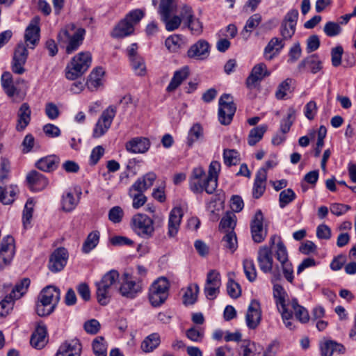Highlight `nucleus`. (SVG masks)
Listing matches in <instances>:
<instances>
[{"label":"nucleus","mask_w":356,"mask_h":356,"mask_svg":"<svg viewBox=\"0 0 356 356\" xmlns=\"http://www.w3.org/2000/svg\"><path fill=\"white\" fill-rule=\"evenodd\" d=\"M60 299V291L53 285L44 287L39 293L36 302V313L40 316L50 315Z\"/></svg>","instance_id":"nucleus-1"},{"label":"nucleus","mask_w":356,"mask_h":356,"mask_svg":"<svg viewBox=\"0 0 356 356\" xmlns=\"http://www.w3.org/2000/svg\"><path fill=\"white\" fill-rule=\"evenodd\" d=\"M270 249L275 251L276 259L280 262L284 277L290 283L293 280V268L292 264L289 261L286 248L284 245L282 238L273 235L269 240V246Z\"/></svg>","instance_id":"nucleus-2"},{"label":"nucleus","mask_w":356,"mask_h":356,"mask_svg":"<svg viewBox=\"0 0 356 356\" xmlns=\"http://www.w3.org/2000/svg\"><path fill=\"white\" fill-rule=\"evenodd\" d=\"M119 280V273L115 270L107 272L99 282L95 284L96 296L98 302L106 305L111 296V290Z\"/></svg>","instance_id":"nucleus-3"},{"label":"nucleus","mask_w":356,"mask_h":356,"mask_svg":"<svg viewBox=\"0 0 356 356\" xmlns=\"http://www.w3.org/2000/svg\"><path fill=\"white\" fill-rule=\"evenodd\" d=\"M91 62L92 56L90 52L78 54L66 67V78L69 80H75L81 76L88 70Z\"/></svg>","instance_id":"nucleus-4"},{"label":"nucleus","mask_w":356,"mask_h":356,"mask_svg":"<svg viewBox=\"0 0 356 356\" xmlns=\"http://www.w3.org/2000/svg\"><path fill=\"white\" fill-rule=\"evenodd\" d=\"M85 33L84 29H76L74 24H71L59 32L58 39L60 42L68 43L66 46V52L72 54L82 44Z\"/></svg>","instance_id":"nucleus-5"},{"label":"nucleus","mask_w":356,"mask_h":356,"mask_svg":"<svg viewBox=\"0 0 356 356\" xmlns=\"http://www.w3.org/2000/svg\"><path fill=\"white\" fill-rule=\"evenodd\" d=\"M257 261L260 270L264 273L272 275L271 282H275L281 279V275L277 266L273 268L272 250L268 245L259 247L257 252Z\"/></svg>","instance_id":"nucleus-6"},{"label":"nucleus","mask_w":356,"mask_h":356,"mask_svg":"<svg viewBox=\"0 0 356 356\" xmlns=\"http://www.w3.org/2000/svg\"><path fill=\"white\" fill-rule=\"evenodd\" d=\"M170 282L165 277L157 278L149 288L148 298L153 307H159L169 295Z\"/></svg>","instance_id":"nucleus-7"},{"label":"nucleus","mask_w":356,"mask_h":356,"mask_svg":"<svg viewBox=\"0 0 356 356\" xmlns=\"http://www.w3.org/2000/svg\"><path fill=\"white\" fill-rule=\"evenodd\" d=\"M131 228L137 235L149 238L154 232V220L146 214L137 213L131 218Z\"/></svg>","instance_id":"nucleus-8"},{"label":"nucleus","mask_w":356,"mask_h":356,"mask_svg":"<svg viewBox=\"0 0 356 356\" xmlns=\"http://www.w3.org/2000/svg\"><path fill=\"white\" fill-rule=\"evenodd\" d=\"M236 110L232 96L223 94L219 99L218 120L222 125H228L232 121Z\"/></svg>","instance_id":"nucleus-9"},{"label":"nucleus","mask_w":356,"mask_h":356,"mask_svg":"<svg viewBox=\"0 0 356 356\" xmlns=\"http://www.w3.org/2000/svg\"><path fill=\"white\" fill-rule=\"evenodd\" d=\"M298 15V10L291 9L284 17L280 27V33L283 40H290L295 34Z\"/></svg>","instance_id":"nucleus-10"},{"label":"nucleus","mask_w":356,"mask_h":356,"mask_svg":"<svg viewBox=\"0 0 356 356\" xmlns=\"http://www.w3.org/2000/svg\"><path fill=\"white\" fill-rule=\"evenodd\" d=\"M115 109L112 106H109L102 112L93 129L92 136L94 138H99L107 132L115 118Z\"/></svg>","instance_id":"nucleus-11"},{"label":"nucleus","mask_w":356,"mask_h":356,"mask_svg":"<svg viewBox=\"0 0 356 356\" xmlns=\"http://www.w3.org/2000/svg\"><path fill=\"white\" fill-rule=\"evenodd\" d=\"M143 289L141 282L138 280L134 281L129 273H124L122 279L120 293L127 298H134Z\"/></svg>","instance_id":"nucleus-12"},{"label":"nucleus","mask_w":356,"mask_h":356,"mask_svg":"<svg viewBox=\"0 0 356 356\" xmlns=\"http://www.w3.org/2000/svg\"><path fill=\"white\" fill-rule=\"evenodd\" d=\"M15 253V240L8 235L3 238L0 244V268L9 265Z\"/></svg>","instance_id":"nucleus-13"},{"label":"nucleus","mask_w":356,"mask_h":356,"mask_svg":"<svg viewBox=\"0 0 356 356\" xmlns=\"http://www.w3.org/2000/svg\"><path fill=\"white\" fill-rule=\"evenodd\" d=\"M250 231L252 240L257 243L263 242L267 236V228L264 226V216L258 210L250 222Z\"/></svg>","instance_id":"nucleus-14"},{"label":"nucleus","mask_w":356,"mask_h":356,"mask_svg":"<svg viewBox=\"0 0 356 356\" xmlns=\"http://www.w3.org/2000/svg\"><path fill=\"white\" fill-rule=\"evenodd\" d=\"M40 29L39 26V18L33 17L25 30L24 40L26 47L35 49L40 41Z\"/></svg>","instance_id":"nucleus-15"},{"label":"nucleus","mask_w":356,"mask_h":356,"mask_svg":"<svg viewBox=\"0 0 356 356\" xmlns=\"http://www.w3.org/2000/svg\"><path fill=\"white\" fill-rule=\"evenodd\" d=\"M68 259L67 250L64 248H59L51 254L48 268L53 273L62 270L67 264Z\"/></svg>","instance_id":"nucleus-16"},{"label":"nucleus","mask_w":356,"mask_h":356,"mask_svg":"<svg viewBox=\"0 0 356 356\" xmlns=\"http://www.w3.org/2000/svg\"><path fill=\"white\" fill-rule=\"evenodd\" d=\"M261 310L259 301L252 300L248 306L245 315V322L249 329L254 330L260 324Z\"/></svg>","instance_id":"nucleus-17"},{"label":"nucleus","mask_w":356,"mask_h":356,"mask_svg":"<svg viewBox=\"0 0 356 356\" xmlns=\"http://www.w3.org/2000/svg\"><path fill=\"white\" fill-rule=\"evenodd\" d=\"M209 54L210 45L207 40L203 39H200L192 44L187 51L189 58L201 60L207 58Z\"/></svg>","instance_id":"nucleus-18"},{"label":"nucleus","mask_w":356,"mask_h":356,"mask_svg":"<svg viewBox=\"0 0 356 356\" xmlns=\"http://www.w3.org/2000/svg\"><path fill=\"white\" fill-rule=\"evenodd\" d=\"M82 346L77 339H73L63 343L56 356H80Z\"/></svg>","instance_id":"nucleus-19"},{"label":"nucleus","mask_w":356,"mask_h":356,"mask_svg":"<svg viewBox=\"0 0 356 356\" xmlns=\"http://www.w3.org/2000/svg\"><path fill=\"white\" fill-rule=\"evenodd\" d=\"M220 170V163L218 161H213L210 163L209 175L206 177L205 191L207 193L212 194L216 191L218 186V177Z\"/></svg>","instance_id":"nucleus-20"},{"label":"nucleus","mask_w":356,"mask_h":356,"mask_svg":"<svg viewBox=\"0 0 356 356\" xmlns=\"http://www.w3.org/2000/svg\"><path fill=\"white\" fill-rule=\"evenodd\" d=\"M47 341V327L44 323H38L35 332L31 335L30 343L35 348L42 349Z\"/></svg>","instance_id":"nucleus-21"},{"label":"nucleus","mask_w":356,"mask_h":356,"mask_svg":"<svg viewBox=\"0 0 356 356\" xmlns=\"http://www.w3.org/2000/svg\"><path fill=\"white\" fill-rule=\"evenodd\" d=\"M26 181L33 191H40L48 185L47 177L36 170H31L26 175Z\"/></svg>","instance_id":"nucleus-22"},{"label":"nucleus","mask_w":356,"mask_h":356,"mask_svg":"<svg viewBox=\"0 0 356 356\" xmlns=\"http://www.w3.org/2000/svg\"><path fill=\"white\" fill-rule=\"evenodd\" d=\"M16 130L24 131L29 124L31 119V110L28 103H23L17 113Z\"/></svg>","instance_id":"nucleus-23"},{"label":"nucleus","mask_w":356,"mask_h":356,"mask_svg":"<svg viewBox=\"0 0 356 356\" xmlns=\"http://www.w3.org/2000/svg\"><path fill=\"white\" fill-rule=\"evenodd\" d=\"M284 40L283 38H272L264 48V56L265 58L268 60H271L275 56L279 54L285 45Z\"/></svg>","instance_id":"nucleus-24"},{"label":"nucleus","mask_w":356,"mask_h":356,"mask_svg":"<svg viewBox=\"0 0 356 356\" xmlns=\"http://www.w3.org/2000/svg\"><path fill=\"white\" fill-rule=\"evenodd\" d=\"M150 147L149 140L147 138L136 137L126 143V149L134 154L146 152Z\"/></svg>","instance_id":"nucleus-25"},{"label":"nucleus","mask_w":356,"mask_h":356,"mask_svg":"<svg viewBox=\"0 0 356 356\" xmlns=\"http://www.w3.org/2000/svg\"><path fill=\"white\" fill-rule=\"evenodd\" d=\"M270 72L268 71L266 65L264 63H260L254 65L252 72L246 80L248 87L254 86L257 81L262 80L264 77L270 75Z\"/></svg>","instance_id":"nucleus-26"},{"label":"nucleus","mask_w":356,"mask_h":356,"mask_svg":"<svg viewBox=\"0 0 356 356\" xmlns=\"http://www.w3.org/2000/svg\"><path fill=\"white\" fill-rule=\"evenodd\" d=\"M266 179V169L261 168L256 174L252 188V195L254 198H259L265 192Z\"/></svg>","instance_id":"nucleus-27"},{"label":"nucleus","mask_w":356,"mask_h":356,"mask_svg":"<svg viewBox=\"0 0 356 356\" xmlns=\"http://www.w3.org/2000/svg\"><path fill=\"white\" fill-rule=\"evenodd\" d=\"M182 217L183 211L180 207H175L171 210L168 220L169 236L174 237L177 234Z\"/></svg>","instance_id":"nucleus-28"},{"label":"nucleus","mask_w":356,"mask_h":356,"mask_svg":"<svg viewBox=\"0 0 356 356\" xmlns=\"http://www.w3.org/2000/svg\"><path fill=\"white\" fill-rule=\"evenodd\" d=\"M156 175L154 172H148L142 178H139L131 186L129 189V193L131 195L133 191L135 192H144L150 188L155 181Z\"/></svg>","instance_id":"nucleus-29"},{"label":"nucleus","mask_w":356,"mask_h":356,"mask_svg":"<svg viewBox=\"0 0 356 356\" xmlns=\"http://www.w3.org/2000/svg\"><path fill=\"white\" fill-rule=\"evenodd\" d=\"M300 70H309L312 73L316 74L322 69V62L316 54L307 56L298 65Z\"/></svg>","instance_id":"nucleus-30"},{"label":"nucleus","mask_w":356,"mask_h":356,"mask_svg":"<svg viewBox=\"0 0 356 356\" xmlns=\"http://www.w3.org/2000/svg\"><path fill=\"white\" fill-rule=\"evenodd\" d=\"M60 163V159L56 155H49L39 159L35 166L44 172H51L57 169Z\"/></svg>","instance_id":"nucleus-31"},{"label":"nucleus","mask_w":356,"mask_h":356,"mask_svg":"<svg viewBox=\"0 0 356 356\" xmlns=\"http://www.w3.org/2000/svg\"><path fill=\"white\" fill-rule=\"evenodd\" d=\"M104 74V71L102 67H96L94 69L90 74L86 81L87 88L91 91L96 90L102 85V77Z\"/></svg>","instance_id":"nucleus-32"},{"label":"nucleus","mask_w":356,"mask_h":356,"mask_svg":"<svg viewBox=\"0 0 356 356\" xmlns=\"http://www.w3.org/2000/svg\"><path fill=\"white\" fill-rule=\"evenodd\" d=\"M273 285V297L279 311L289 309V302L286 303L287 293L284 289L280 284H275Z\"/></svg>","instance_id":"nucleus-33"},{"label":"nucleus","mask_w":356,"mask_h":356,"mask_svg":"<svg viewBox=\"0 0 356 356\" xmlns=\"http://www.w3.org/2000/svg\"><path fill=\"white\" fill-rule=\"evenodd\" d=\"M289 311H292V314L294 313L296 318L302 323H305L309 320L307 310L300 305L296 299H293L289 302Z\"/></svg>","instance_id":"nucleus-34"},{"label":"nucleus","mask_w":356,"mask_h":356,"mask_svg":"<svg viewBox=\"0 0 356 356\" xmlns=\"http://www.w3.org/2000/svg\"><path fill=\"white\" fill-rule=\"evenodd\" d=\"M189 74L188 68L187 67H183L180 70H177L174 73L170 83L168 84L166 90L168 92H172L175 90L181 83L188 77Z\"/></svg>","instance_id":"nucleus-35"},{"label":"nucleus","mask_w":356,"mask_h":356,"mask_svg":"<svg viewBox=\"0 0 356 356\" xmlns=\"http://www.w3.org/2000/svg\"><path fill=\"white\" fill-rule=\"evenodd\" d=\"M134 31L133 24L123 19L115 27L113 31L112 35L114 38H124L131 35Z\"/></svg>","instance_id":"nucleus-36"},{"label":"nucleus","mask_w":356,"mask_h":356,"mask_svg":"<svg viewBox=\"0 0 356 356\" xmlns=\"http://www.w3.org/2000/svg\"><path fill=\"white\" fill-rule=\"evenodd\" d=\"M268 129V126L266 124H261L252 129L250 131L248 137V143L250 146L255 145L259 143L263 138L264 134Z\"/></svg>","instance_id":"nucleus-37"},{"label":"nucleus","mask_w":356,"mask_h":356,"mask_svg":"<svg viewBox=\"0 0 356 356\" xmlns=\"http://www.w3.org/2000/svg\"><path fill=\"white\" fill-rule=\"evenodd\" d=\"M161 343L158 333H152L147 336L141 343V349L145 353L152 352Z\"/></svg>","instance_id":"nucleus-38"},{"label":"nucleus","mask_w":356,"mask_h":356,"mask_svg":"<svg viewBox=\"0 0 356 356\" xmlns=\"http://www.w3.org/2000/svg\"><path fill=\"white\" fill-rule=\"evenodd\" d=\"M222 245L231 253H234L238 247L237 238L233 230L229 231L222 239Z\"/></svg>","instance_id":"nucleus-39"},{"label":"nucleus","mask_w":356,"mask_h":356,"mask_svg":"<svg viewBox=\"0 0 356 356\" xmlns=\"http://www.w3.org/2000/svg\"><path fill=\"white\" fill-rule=\"evenodd\" d=\"M99 232H92L88 234L82 246V251L84 253H89L94 249L99 243Z\"/></svg>","instance_id":"nucleus-40"},{"label":"nucleus","mask_w":356,"mask_h":356,"mask_svg":"<svg viewBox=\"0 0 356 356\" xmlns=\"http://www.w3.org/2000/svg\"><path fill=\"white\" fill-rule=\"evenodd\" d=\"M203 136V129L200 124L196 123L190 129L187 137V145L191 147Z\"/></svg>","instance_id":"nucleus-41"},{"label":"nucleus","mask_w":356,"mask_h":356,"mask_svg":"<svg viewBox=\"0 0 356 356\" xmlns=\"http://www.w3.org/2000/svg\"><path fill=\"white\" fill-rule=\"evenodd\" d=\"M199 289V286L197 284L189 285L183 297L184 303L185 305L194 304L197 300Z\"/></svg>","instance_id":"nucleus-42"},{"label":"nucleus","mask_w":356,"mask_h":356,"mask_svg":"<svg viewBox=\"0 0 356 356\" xmlns=\"http://www.w3.org/2000/svg\"><path fill=\"white\" fill-rule=\"evenodd\" d=\"M1 85L8 96L13 97L16 88L13 86L12 75L10 72H6L1 76Z\"/></svg>","instance_id":"nucleus-43"},{"label":"nucleus","mask_w":356,"mask_h":356,"mask_svg":"<svg viewBox=\"0 0 356 356\" xmlns=\"http://www.w3.org/2000/svg\"><path fill=\"white\" fill-rule=\"evenodd\" d=\"M175 8V0H160L159 13L161 17L163 16L165 18L170 17Z\"/></svg>","instance_id":"nucleus-44"},{"label":"nucleus","mask_w":356,"mask_h":356,"mask_svg":"<svg viewBox=\"0 0 356 356\" xmlns=\"http://www.w3.org/2000/svg\"><path fill=\"white\" fill-rule=\"evenodd\" d=\"M239 153L233 149H225L223 151L224 163L227 166L236 165L240 161Z\"/></svg>","instance_id":"nucleus-45"},{"label":"nucleus","mask_w":356,"mask_h":356,"mask_svg":"<svg viewBox=\"0 0 356 356\" xmlns=\"http://www.w3.org/2000/svg\"><path fill=\"white\" fill-rule=\"evenodd\" d=\"M30 280L24 278L19 283L17 284L10 293L15 300L20 298L27 291L30 285Z\"/></svg>","instance_id":"nucleus-46"},{"label":"nucleus","mask_w":356,"mask_h":356,"mask_svg":"<svg viewBox=\"0 0 356 356\" xmlns=\"http://www.w3.org/2000/svg\"><path fill=\"white\" fill-rule=\"evenodd\" d=\"M243 266L247 279L250 282H254L257 278V270L254 261L251 259H245L243 260Z\"/></svg>","instance_id":"nucleus-47"},{"label":"nucleus","mask_w":356,"mask_h":356,"mask_svg":"<svg viewBox=\"0 0 356 356\" xmlns=\"http://www.w3.org/2000/svg\"><path fill=\"white\" fill-rule=\"evenodd\" d=\"M78 202V199H76L72 193L67 192L63 196L62 209L66 212H70L75 209Z\"/></svg>","instance_id":"nucleus-48"},{"label":"nucleus","mask_w":356,"mask_h":356,"mask_svg":"<svg viewBox=\"0 0 356 356\" xmlns=\"http://www.w3.org/2000/svg\"><path fill=\"white\" fill-rule=\"evenodd\" d=\"M296 197L294 191L291 188L283 190L279 195V204L280 208L283 209L286 205L292 202Z\"/></svg>","instance_id":"nucleus-49"},{"label":"nucleus","mask_w":356,"mask_h":356,"mask_svg":"<svg viewBox=\"0 0 356 356\" xmlns=\"http://www.w3.org/2000/svg\"><path fill=\"white\" fill-rule=\"evenodd\" d=\"M92 349L96 356H107L106 344L103 337H97L93 340Z\"/></svg>","instance_id":"nucleus-50"},{"label":"nucleus","mask_w":356,"mask_h":356,"mask_svg":"<svg viewBox=\"0 0 356 356\" xmlns=\"http://www.w3.org/2000/svg\"><path fill=\"white\" fill-rule=\"evenodd\" d=\"M34 207V201L33 198L28 199L26 204L24 206V209L23 211V224L24 227H26L31 223V220L33 216Z\"/></svg>","instance_id":"nucleus-51"},{"label":"nucleus","mask_w":356,"mask_h":356,"mask_svg":"<svg viewBox=\"0 0 356 356\" xmlns=\"http://www.w3.org/2000/svg\"><path fill=\"white\" fill-rule=\"evenodd\" d=\"M261 22V16L259 13H256L250 16L246 22L245 26L242 31L245 35V33H251L252 29L258 26Z\"/></svg>","instance_id":"nucleus-52"},{"label":"nucleus","mask_w":356,"mask_h":356,"mask_svg":"<svg viewBox=\"0 0 356 356\" xmlns=\"http://www.w3.org/2000/svg\"><path fill=\"white\" fill-rule=\"evenodd\" d=\"M236 225V216L234 213L228 212L222 217L220 222V227L222 229L233 230Z\"/></svg>","instance_id":"nucleus-53"},{"label":"nucleus","mask_w":356,"mask_h":356,"mask_svg":"<svg viewBox=\"0 0 356 356\" xmlns=\"http://www.w3.org/2000/svg\"><path fill=\"white\" fill-rule=\"evenodd\" d=\"M205 286L220 288L221 286L220 273L215 270H210L207 273Z\"/></svg>","instance_id":"nucleus-54"},{"label":"nucleus","mask_w":356,"mask_h":356,"mask_svg":"<svg viewBox=\"0 0 356 356\" xmlns=\"http://www.w3.org/2000/svg\"><path fill=\"white\" fill-rule=\"evenodd\" d=\"M161 20L165 23V29L168 31H172L178 29L181 24V19L179 16H174L172 18L167 17L166 18L163 16L161 17Z\"/></svg>","instance_id":"nucleus-55"},{"label":"nucleus","mask_w":356,"mask_h":356,"mask_svg":"<svg viewBox=\"0 0 356 356\" xmlns=\"http://www.w3.org/2000/svg\"><path fill=\"white\" fill-rule=\"evenodd\" d=\"M15 298L10 295L6 296L3 300L0 302V315L6 316L13 309Z\"/></svg>","instance_id":"nucleus-56"},{"label":"nucleus","mask_w":356,"mask_h":356,"mask_svg":"<svg viewBox=\"0 0 356 356\" xmlns=\"http://www.w3.org/2000/svg\"><path fill=\"white\" fill-rule=\"evenodd\" d=\"M341 30L340 25L334 22H327L323 28V31L328 37H334L339 35Z\"/></svg>","instance_id":"nucleus-57"},{"label":"nucleus","mask_w":356,"mask_h":356,"mask_svg":"<svg viewBox=\"0 0 356 356\" xmlns=\"http://www.w3.org/2000/svg\"><path fill=\"white\" fill-rule=\"evenodd\" d=\"M28 50L26 49V45L23 43L18 44L17 47L14 53L13 60L26 63L27 57H28Z\"/></svg>","instance_id":"nucleus-58"},{"label":"nucleus","mask_w":356,"mask_h":356,"mask_svg":"<svg viewBox=\"0 0 356 356\" xmlns=\"http://www.w3.org/2000/svg\"><path fill=\"white\" fill-rule=\"evenodd\" d=\"M28 50L26 49V45L23 43L18 44L17 47L14 53L13 60L26 63L27 57H28Z\"/></svg>","instance_id":"nucleus-59"},{"label":"nucleus","mask_w":356,"mask_h":356,"mask_svg":"<svg viewBox=\"0 0 356 356\" xmlns=\"http://www.w3.org/2000/svg\"><path fill=\"white\" fill-rule=\"evenodd\" d=\"M220 201V198L218 196H213L209 202L207 204V209L211 212V218L215 221L218 219L219 214L216 211H220V207L217 206V202Z\"/></svg>","instance_id":"nucleus-60"},{"label":"nucleus","mask_w":356,"mask_h":356,"mask_svg":"<svg viewBox=\"0 0 356 356\" xmlns=\"http://www.w3.org/2000/svg\"><path fill=\"white\" fill-rule=\"evenodd\" d=\"M131 65L137 75L143 76L145 73V65L144 60L140 56L130 60Z\"/></svg>","instance_id":"nucleus-61"},{"label":"nucleus","mask_w":356,"mask_h":356,"mask_svg":"<svg viewBox=\"0 0 356 356\" xmlns=\"http://www.w3.org/2000/svg\"><path fill=\"white\" fill-rule=\"evenodd\" d=\"M186 25L193 35H200L202 33V23L197 18L193 17L187 22Z\"/></svg>","instance_id":"nucleus-62"},{"label":"nucleus","mask_w":356,"mask_h":356,"mask_svg":"<svg viewBox=\"0 0 356 356\" xmlns=\"http://www.w3.org/2000/svg\"><path fill=\"white\" fill-rule=\"evenodd\" d=\"M291 82L292 79H286L278 86L275 92V96L278 99H282L286 97L287 92L290 90Z\"/></svg>","instance_id":"nucleus-63"},{"label":"nucleus","mask_w":356,"mask_h":356,"mask_svg":"<svg viewBox=\"0 0 356 356\" xmlns=\"http://www.w3.org/2000/svg\"><path fill=\"white\" fill-rule=\"evenodd\" d=\"M124 216L122 209L119 206L111 208L108 211V219L113 223H119Z\"/></svg>","instance_id":"nucleus-64"}]
</instances>
